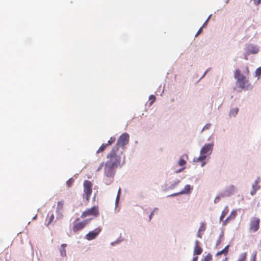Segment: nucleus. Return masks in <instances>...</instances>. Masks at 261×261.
Returning <instances> with one entry per match:
<instances>
[{
  "mask_svg": "<svg viewBox=\"0 0 261 261\" xmlns=\"http://www.w3.org/2000/svg\"><path fill=\"white\" fill-rule=\"evenodd\" d=\"M156 99V97L153 95H150L149 97V100L150 101L149 103V106H151L153 103L155 101Z\"/></svg>",
  "mask_w": 261,
  "mask_h": 261,
  "instance_id": "30",
  "label": "nucleus"
},
{
  "mask_svg": "<svg viewBox=\"0 0 261 261\" xmlns=\"http://www.w3.org/2000/svg\"><path fill=\"white\" fill-rule=\"evenodd\" d=\"M191 190V186L189 185H187L185 186L184 189L181 191L179 192L178 193H175L172 194L171 196H176L179 194H188L190 193Z\"/></svg>",
  "mask_w": 261,
  "mask_h": 261,
  "instance_id": "19",
  "label": "nucleus"
},
{
  "mask_svg": "<svg viewBox=\"0 0 261 261\" xmlns=\"http://www.w3.org/2000/svg\"><path fill=\"white\" fill-rule=\"evenodd\" d=\"M66 246V244H63L61 245L62 248L60 250V252H61V254L62 256L66 255V250H65Z\"/></svg>",
  "mask_w": 261,
  "mask_h": 261,
  "instance_id": "26",
  "label": "nucleus"
},
{
  "mask_svg": "<svg viewBox=\"0 0 261 261\" xmlns=\"http://www.w3.org/2000/svg\"><path fill=\"white\" fill-rule=\"evenodd\" d=\"M123 152L112 148L108 153L107 163L115 167L121 166L125 162V156Z\"/></svg>",
  "mask_w": 261,
  "mask_h": 261,
  "instance_id": "1",
  "label": "nucleus"
},
{
  "mask_svg": "<svg viewBox=\"0 0 261 261\" xmlns=\"http://www.w3.org/2000/svg\"><path fill=\"white\" fill-rule=\"evenodd\" d=\"M213 143H210L205 145L200 150V154L206 155L210 154L213 150Z\"/></svg>",
  "mask_w": 261,
  "mask_h": 261,
  "instance_id": "11",
  "label": "nucleus"
},
{
  "mask_svg": "<svg viewBox=\"0 0 261 261\" xmlns=\"http://www.w3.org/2000/svg\"><path fill=\"white\" fill-rule=\"evenodd\" d=\"M117 167L106 162L104 166V173L106 176L109 178H113L115 175L116 169Z\"/></svg>",
  "mask_w": 261,
  "mask_h": 261,
  "instance_id": "4",
  "label": "nucleus"
},
{
  "mask_svg": "<svg viewBox=\"0 0 261 261\" xmlns=\"http://www.w3.org/2000/svg\"><path fill=\"white\" fill-rule=\"evenodd\" d=\"M84 186V192L86 196V199L89 201L92 192V182L88 180H85L83 184Z\"/></svg>",
  "mask_w": 261,
  "mask_h": 261,
  "instance_id": "6",
  "label": "nucleus"
},
{
  "mask_svg": "<svg viewBox=\"0 0 261 261\" xmlns=\"http://www.w3.org/2000/svg\"><path fill=\"white\" fill-rule=\"evenodd\" d=\"M107 147H108V146H107V145L106 143L105 144H102L99 147V148L98 149V150L96 151V153H98L99 152H102V151H105Z\"/></svg>",
  "mask_w": 261,
  "mask_h": 261,
  "instance_id": "24",
  "label": "nucleus"
},
{
  "mask_svg": "<svg viewBox=\"0 0 261 261\" xmlns=\"http://www.w3.org/2000/svg\"><path fill=\"white\" fill-rule=\"evenodd\" d=\"M111 181H109L108 182H107V185H109V184H110V183H111Z\"/></svg>",
  "mask_w": 261,
  "mask_h": 261,
  "instance_id": "44",
  "label": "nucleus"
},
{
  "mask_svg": "<svg viewBox=\"0 0 261 261\" xmlns=\"http://www.w3.org/2000/svg\"><path fill=\"white\" fill-rule=\"evenodd\" d=\"M116 141V138L114 137H111L110 140L108 141L107 143H106L108 146L111 145L113 143H114Z\"/></svg>",
  "mask_w": 261,
  "mask_h": 261,
  "instance_id": "29",
  "label": "nucleus"
},
{
  "mask_svg": "<svg viewBox=\"0 0 261 261\" xmlns=\"http://www.w3.org/2000/svg\"><path fill=\"white\" fill-rule=\"evenodd\" d=\"M74 179H73L72 178H70L67 181L66 185L68 187H70L72 185Z\"/></svg>",
  "mask_w": 261,
  "mask_h": 261,
  "instance_id": "33",
  "label": "nucleus"
},
{
  "mask_svg": "<svg viewBox=\"0 0 261 261\" xmlns=\"http://www.w3.org/2000/svg\"><path fill=\"white\" fill-rule=\"evenodd\" d=\"M47 218H48V223H47V225H48L50 224H51L54 220L55 217H54V214L51 213L50 215H49V214H48L47 216Z\"/></svg>",
  "mask_w": 261,
  "mask_h": 261,
  "instance_id": "23",
  "label": "nucleus"
},
{
  "mask_svg": "<svg viewBox=\"0 0 261 261\" xmlns=\"http://www.w3.org/2000/svg\"><path fill=\"white\" fill-rule=\"evenodd\" d=\"M79 220L80 218H77L73 223L72 229L74 232H76L83 229L88 222V220H85L81 222H79Z\"/></svg>",
  "mask_w": 261,
  "mask_h": 261,
  "instance_id": "7",
  "label": "nucleus"
},
{
  "mask_svg": "<svg viewBox=\"0 0 261 261\" xmlns=\"http://www.w3.org/2000/svg\"><path fill=\"white\" fill-rule=\"evenodd\" d=\"M211 124H206L203 128L202 131H203V130L204 129H208L210 128L211 127Z\"/></svg>",
  "mask_w": 261,
  "mask_h": 261,
  "instance_id": "36",
  "label": "nucleus"
},
{
  "mask_svg": "<svg viewBox=\"0 0 261 261\" xmlns=\"http://www.w3.org/2000/svg\"><path fill=\"white\" fill-rule=\"evenodd\" d=\"M129 139V135L127 133H123L119 137L116 144L113 148L123 152L125 146L128 143Z\"/></svg>",
  "mask_w": 261,
  "mask_h": 261,
  "instance_id": "3",
  "label": "nucleus"
},
{
  "mask_svg": "<svg viewBox=\"0 0 261 261\" xmlns=\"http://www.w3.org/2000/svg\"><path fill=\"white\" fill-rule=\"evenodd\" d=\"M234 77L236 79V84L241 89L247 90L252 88V86L248 80L245 75L241 73L240 69H236L234 73Z\"/></svg>",
  "mask_w": 261,
  "mask_h": 261,
  "instance_id": "2",
  "label": "nucleus"
},
{
  "mask_svg": "<svg viewBox=\"0 0 261 261\" xmlns=\"http://www.w3.org/2000/svg\"><path fill=\"white\" fill-rule=\"evenodd\" d=\"M180 182V180H178L177 181L175 182V183L174 184L175 185H177L179 184V182Z\"/></svg>",
  "mask_w": 261,
  "mask_h": 261,
  "instance_id": "41",
  "label": "nucleus"
},
{
  "mask_svg": "<svg viewBox=\"0 0 261 261\" xmlns=\"http://www.w3.org/2000/svg\"><path fill=\"white\" fill-rule=\"evenodd\" d=\"M102 166H103V164H101L100 166L98 168L97 171H99V170H100Z\"/></svg>",
  "mask_w": 261,
  "mask_h": 261,
  "instance_id": "39",
  "label": "nucleus"
},
{
  "mask_svg": "<svg viewBox=\"0 0 261 261\" xmlns=\"http://www.w3.org/2000/svg\"><path fill=\"white\" fill-rule=\"evenodd\" d=\"M120 189H119V191H118V195H117V199L116 200H118L119 199V194H120Z\"/></svg>",
  "mask_w": 261,
  "mask_h": 261,
  "instance_id": "38",
  "label": "nucleus"
},
{
  "mask_svg": "<svg viewBox=\"0 0 261 261\" xmlns=\"http://www.w3.org/2000/svg\"><path fill=\"white\" fill-rule=\"evenodd\" d=\"M219 197H217V198H216V199H215V202H216V200H217V199H219Z\"/></svg>",
  "mask_w": 261,
  "mask_h": 261,
  "instance_id": "43",
  "label": "nucleus"
},
{
  "mask_svg": "<svg viewBox=\"0 0 261 261\" xmlns=\"http://www.w3.org/2000/svg\"><path fill=\"white\" fill-rule=\"evenodd\" d=\"M259 182V177H257V179L255 180L254 182L252 184V190L250 191V194L251 195H254L255 194L256 191L260 189V187L258 185Z\"/></svg>",
  "mask_w": 261,
  "mask_h": 261,
  "instance_id": "14",
  "label": "nucleus"
},
{
  "mask_svg": "<svg viewBox=\"0 0 261 261\" xmlns=\"http://www.w3.org/2000/svg\"><path fill=\"white\" fill-rule=\"evenodd\" d=\"M206 228V227L205 223L204 222H201L200 223V227H199L198 232H197V237H198L199 238H202L203 233L204 231L205 230Z\"/></svg>",
  "mask_w": 261,
  "mask_h": 261,
  "instance_id": "18",
  "label": "nucleus"
},
{
  "mask_svg": "<svg viewBox=\"0 0 261 261\" xmlns=\"http://www.w3.org/2000/svg\"><path fill=\"white\" fill-rule=\"evenodd\" d=\"M229 212V208L227 206H225L222 212L221 215L220 217V219L221 221H222L224 217L226 216V215Z\"/></svg>",
  "mask_w": 261,
  "mask_h": 261,
  "instance_id": "20",
  "label": "nucleus"
},
{
  "mask_svg": "<svg viewBox=\"0 0 261 261\" xmlns=\"http://www.w3.org/2000/svg\"><path fill=\"white\" fill-rule=\"evenodd\" d=\"M199 242L198 240H196L195 242V247L194 249V255H200L202 252V249L199 245Z\"/></svg>",
  "mask_w": 261,
  "mask_h": 261,
  "instance_id": "17",
  "label": "nucleus"
},
{
  "mask_svg": "<svg viewBox=\"0 0 261 261\" xmlns=\"http://www.w3.org/2000/svg\"><path fill=\"white\" fill-rule=\"evenodd\" d=\"M99 215L98 207L97 206H93L90 208H88L84 211L81 217L85 218L89 216L97 217Z\"/></svg>",
  "mask_w": 261,
  "mask_h": 261,
  "instance_id": "5",
  "label": "nucleus"
},
{
  "mask_svg": "<svg viewBox=\"0 0 261 261\" xmlns=\"http://www.w3.org/2000/svg\"><path fill=\"white\" fill-rule=\"evenodd\" d=\"M237 191L236 187L233 185H230L227 187L225 190L220 194L222 197H228L233 194Z\"/></svg>",
  "mask_w": 261,
  "mask_h": 261,
  "instance_id": "8",
  "label": "nucleus"
},
{
  "mask_svg": "<svg viewBox=\"0 0 261 261\" xmlns=\"http://www.w3.org/2000/svg\"><path fill=\"white\" fill-rule=\"evenodd\" d=\"M197 260H198V257L195 256V257H193L192 261H197Z\"/></svg>",
  "mask_w": 261,
  "mask_h": 261,
  "instance_id": "40",
  "label": "nucleus"
},
{
  "mask_svg": "<svg viewBox=\"0 0 261 261\" xmlns=\"http://www.w3.org/2000/svg\"><path fill=\"white\" fill-rule=\"evenodd\" d=\"M101 231L100 228H96L94 230L90 231L85 236V238L88 240L94 239Z\"/></svg>",
  "mask_w": 261,
  "mask_h": 261,
  "instance_id": "12",
  "label": "nucleus"
},
{
  "mask_svg": "<svg viewBox=\"0 0 261 261\" xmlns=\"http://www.w3.org/2000/svg\"><path fill=\"white\" fill-rule=\"evenodd\" d=\"M212 256L210 254L206 255L203 259L202 261H212Z\"/></svg>",
  "mask_w": 261,
  "mask_h": 261,
  "instance_id": "31",
  "label": "nucleus"
},
{
  "mask_svg": "<svg viewBox=\"0 0 261 261\" xmlns=\"http://www.w3.org/2000/svg\"><path fill=\"white\" fill-rule=\"evenodd\" d=\"M64 204V201H59L57 204V210L58 211H62L63 208Z\"/></svg>",
  "mask_w": 261,
  "mask_h": 261,
  "instance_id": "25",
  "label": "nucleus"
},
{
  "mask_svg": "<svg viewBox=\"0 0 261 261\" xmlns=\"http://www.w3.org/2000/svg\"><path fill=\"white\" fill-rule=\"evenodd\" d=\"M256 253L253 252L251 256L250 261H256Z\"/></svg>",
  "mask_w": 261,
  "mask_h": 261,
  "instance_id": "34",
  "label": "nucleus"
},
{
  "mask_svg": "<svg viewBox=\"0 0 261 261\" xmlns=\"http://www.w3.org/2000/svg\"><path fill=\"white\" fill-rule=\"evenodd\" d=\"M222 238H223V235L222 234L220 235L216 242V248H217V247L221 244V243L222 242Z\"/></svg>",
  "mask_w": 261,
  "mask_h": 261,
  "instance_id": "32",
  "label": "nucleus"
},
{
  "mask_svg": "<svg viewBox=\"0 0 261 261\" xmlns=\"http://www.w3.org/2000/svg\"><path fill=\"white\" fill-rule=\"evenodd\" d=\"M152 216H151V214L149 215V220H150L151 219Z\"/></svg>",
  "mask_w": 261,
  "mask_h": 261,
  "instance_id": "42",
  "label": "nucleus"
},
{
  "mask_svg": "<svg viewBox=\"0 0 261 261\" xmlns=\"http://www.w3.org/2000/svg\"><path fill=\"white\" fill-rule=\"evenodd\" d=\"M158 209L157 208H155L151 213V216L154 215L155 214L157 213V211Z\"/></svg>",
  "mask_w": 261,
  "mask_h": 261,
  "instance_id": "37",
  "label": "nucleus"
},
{
  "mask_svg": "<svg viewBox=\"0 0 261 261\" xmlns=\"http://www.w3.org/2000/svg\"><path fill=\"white\" fill-rule=\"evenodd\" d=\"M255 74L257 76H259L261 75V67L257 68L255 71Z\"/></svg>",
  "mask_w": 261,
  "mask_h": 261,
  "instance_id": "35",
  "label": "nucleus"
},
{
  "mask_svg": "<svg viewBox=\"0 0 261 261\" xmlns=\"http://www.w3.org/2000/svg\"><path fill=\"white\" fill-rule=\"evenodd\" d=\"M237 215V211L236 210H233L231 211L229 216L223 222L225 225L227 224L230 221L233 220Z\"/></svg>",
  "mask_w": 261,
  "mask_h": 261,
  "instance_id": "15",
  "label": "nucleus"
},
{
  "mask_svg": "<svg viewBox=\"0 0 261 261\" xmlns=\"http://www.w3.org/2000/svg\"><path fill=\"white\" fill-rule=\"evenodd\" d=\"M247 258V253L246 252L241 254L237 261H246Z\"/></svg>",
  "mask_w": 261,
  "mask_h": 261,
  "instance_id": "27",
  "label": "nucleus"
},
{
  "mask_svg": "<svg viewBox=\"0 0 261 261\" xmlns=\"http://www.w3.org/2000/svg\"><path fill=\"white\" fill-rule=\"evenodd\" d=\"M188 159V156L187 154H184L181 156L179 158L178 164L179 166L182 167L181 168L179 169L178 171H176V173H178L182 171L185 167V165L187 163V160Z\"/></svg>",
  "mask_w": 261,
  "mask_h": 261,
  "instance_id": "13",
  "label": "nucleus"
},
{
  "mask_svg": "<svg viewBox=\"0 0 261 261\" xmlns=\"http://www.w3.org/2000/svg\"><path fill=\"white\" fill-rule=\"evenodd\" d=\"M259 51V49L256 45L252 44H247L245 47V56H248L250 54H256Z\"/></svg>",
  "mask_w": 261,
  "mask_h": 261,
  "instance_id": "10",
  "label": "nucleus"
},
{
  "mask_svg": "<svg viewBox=\"0 0 261 261\" xmlns=\"http://www.w3.org/2000/svg\"><path fill=\"white\" fill-rule=\"evenodd\" d=\"M206 158V155L201 154L199 157L194 158L193 159V162L196 163H197L199 162L201 163V164H200L201 167H203L205 164V160Z\"/></svg>",
  "mask_w": 261,
  "mask_h": 261,
  "instance_id": "16",
  "label": "nucleus"
},
{
  "mask_svg": "<svg viewBox=\"0 0 261 261\" xmlns=\"http://www.w3.org/2000/svg\"><path fill=\"white\" fill-rule=\"evenodd\" d=\"M210 17H208L207 20L205 21V22L204 23V24H203V25L200 27V28L198 30V31H197V33L195 35V36L197 37L198 35H199L201 33V32L202 31V28L203 27H204V25L206 24V23L207 22L208 19H210Z\"/></svg>",
  "mask_w": 261,
  "mask_h": 261,
  "instance_id": "28",
  "label": "nucleus"
},
{
  "mask_svg": "<svg viewBox=\"0 0 261 261\" xmlns=\"http://www.w3.org/2000/svg\"><path fill=\"white\" fill-rule=\"evenodd\" d=\"M260 219L257 217H253L250 220V230L251 231H256L259 227Z\"/></svg>",
  "mask_w": 261,
  "mask_h": 261,
  "instance_id": "9",
  "label": "nucleus"
},
{
  "mask_svg": "<svg viewBox=\"0 0 261 261\" xmlns=\"http://www.w3.org/2000/svg\"><path fill=\"white\" fill-rule=\"evenodd\" d=\"M239 111V109L238 108H236L234 109H232L230 110L229 112V115L230 117H235Z\"/></svg>",
  "mask_w": 261,
  "mask_h": 261,
  "instance_id": "22",
  "label": "nucleus"
},
{
  "mask_svg": "<svg viewBox=\"0 0 261 261\" xmlns=\"http://www.w3.org/2000/svg\"><path fill=\"white\" fill-rule=\"evenodd\" d=\"M228 245L226 246L223 250L219 251L217 253L216 255L219 256L222 254H224L225 255H227L228 252Z\"/></svg>",
  "mask_w": 261,
  "mask_h": 261,
  "instance_id": "21",
  "label": "nucleus"
}]
</instances>
